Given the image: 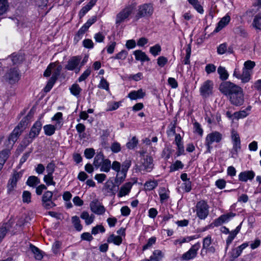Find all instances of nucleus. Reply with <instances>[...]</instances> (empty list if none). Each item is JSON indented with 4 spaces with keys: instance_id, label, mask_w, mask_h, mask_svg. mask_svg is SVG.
Segmentation results:
<instances>
[{
    "instance_id": "obj_1",
    "label": "nucleus",
    "mask_w": 261,
    "mask_h": 261,
    "mask_svg": "<svg viewBox=\"0 0 261 261\" xmlns=\"http://www.w3.org/2000/svg\"><path fill=\"white\" fill-rule=\"evenodd\" d=\"M220 91L227 97L231 105L239 107L244 103V94L243 89L229 81L222 82L219 87Z\"/></svg>"
},
{
    "instance_id": "obj_2",
    "label": "nucleus",
    "mask_w": 261,
    "mask_h": 261,
    "mask_svg": "<svg viewBox=\"0 0 261 261\" xmlns=\"http://www.w3.org/2000/svg\"><path fill=\"white\" fill-rule=\"evenodd\" d=\"M230 137L232 144V148L230 151L231 157L236 158L241 150V138L239 134L234 129L231 131Z\"/></svg>"
},
{
    "instance_id": "obj_3",
    "label": "nucleus",
    "mask_w": 261,
    "mask_h": 261,
    "mask_svg": "<svg viewBox=\"0 0 261 261\" xmlns=\"http://www.w3.org/2000/svg\"><path fill=\"white\" fill-rule=\"evenodd\" d=\"M136 166L138 169L143 173L150 172L153 168V159L150 155H143Z\"/></svg>"
},
{
    "instance_id": "obj_4",
    "label": "nucleus",
    "mask_w": 261,
    "mask_h": 261,
    "mask_svg": "<svg viewBox=\"0 0 261 261\" xmlns=\"http://www.w3.org/2000/svg\"><path fill=\"white\" fill-rule=\"evenodd\" d=\"M136 6L135 3L128 5L119 12L116 16V23L117 24H120L122 22L128 19L129 16L135 10Z\"/></svg>"
},
{
    "instance_id": "obj_5",
    "label": "nucleus",
    "mask_w": 261,
    "mask_h": 261,
    "mask_svg": "<svg viewBox=\"0 0 261 261\" xmlns=\"http://www.w3.org/2000/svg\"><path fill=\"white\" fill-rule=\"evenodd\" d=\"M62 70V66L58 62L50 63L47 67L44 72V76L48 77L52 75L51 77H54L57 80L58 76L60 75Z\"/></svg>"
},
{
    "instance_id": "obj_6",
    "label": "nucleus",
    "mask_w": 261,
    "mask_h": 261,
    "mask_svg": "<svg viewBox=\"0 0 261 261\" xmlns=\"http://www.w3.org/2000/svg\"><path fill=\"white\" fill-rule=\"evenodd\" d=\"M222 139V135L218 132L215 131L208 134L205 138V144L207 148L206 152L210 153L212 149V144L214 143H219Z\"/></svg>"
},
{
    "instance_id": "obj_7",
    "label": "nucleus",
    "mask_w": 261,
    "mask_h": 261,
    "mask_svg": "<svg viewBox=\"0 0 261 261\" xmlns=\"http://www.w3.org/2000/svg\"><path fill=\"white\" fill-rule=\"evenodd\" d=\"M153 8L150 4H143L138 7L136 15L137 19L142 17H149L153 13Z\"/></svg>"
},
{
    "instance_id": "obj_8",
    "label": "nucleus",
    "mask_w": 261,
    "mask_h": 261,
    "mask_svg": "<svg viewBox=\"0 0 261 261\" xmlns=\"http://www.w3.org/2000/svg\"><path fill=\"white\" fill-rule=\"evenodd\" d=\"M196 215L201 219H205L208 214V206L203 200L197 203L196 206Z\"/></svg>"
},
{
    "instance_id": "obj_9",
    "label": "nucleus",
    "mask_w": 261,
    "mask_h": 261,
    "mask_svg": "<svg viewBox=\"0 0 261 261\" xmlns=\"http://www.w3.org/2000/svg\"><path fill=\"white\" fill-rule=\"evenodd\" d=\"M214 88V83L211 80H206L201 85L199 91L202 96L204 97H208L213 94Z\"/></svg>"
},
{
    "instance_id": "obj_10",
    "label": "nucleus",
    "mask_w": 261,
    "mask_h": 261,
    "mask_svg": "<svg viewBox=\"0 0 261 261\" xmlns=\"http://www.w3.org/2000/svg\"><path fill=\"white\" fill-rule=\"evenodd\" d=\"M96 20L97 17L95 16H92L91 18H89L87 21L79 29L74 37V39L76 40L77 41L81 40L85 33L88 31V29L91 25H92L96 22Z\"/></svg>"
},
{
    "instance_id": "obj_11",
    "label": "nucleus",
    "mask_w": 261,
    "mask_h": 261,
    "mask_svg": "<svg viewBox=\"0 0 261 261\" xmlns=\"http://www.w3.org/2000/svg\"><path fill=\"white\" fill-rule=\"evenodd\" d=\"M200 247L199 243H197L192 246V247L186 253H184L181 257L182 260H189L194 258L197 254V251Z\"/></svg>"
},
{
    "instance_id": "obj_12",
    "label": "nucleus",
    "mask_w": 261,
    "mask_h": 261,
    "mask_svg": "<svg viewBox=\"0 0 261 261\" xmlns=\"http://www.w3.org/2000/svg\"><path fill=\"white\" fill-rule=\"evenodd\" d=\"M19 79V74L15 69H10L4 76V80L10 84H15Z\"/></svg>"
},
{
    "instance_id": "obj_13",
    "label": "nucleus",
    "mask_w": 261,
    "mask_h": 261,
    "mask_svg": "<svg viewBox=\"0 0 261 261\" xmlns=\"http://www.w3.org/2000/svg\"><path fill=\"white\" fill-rule=\"evenodd\" d=\"M53 195L52 192L47 191L42 196V204L46 209H50L56 205L55 203L52 201Z\"/></svg>"
},
{
    "instance_id": "obj_14",
    "label": "nucleus",
    "mask_w": 261,
    "mask_h": 261,
    "mask_svg": "<svg viewBox=\"0 0 261 261\" xmlns=\"http://www.w3.org/2000/svg\"><path fill=\"white\" fill-rule=\"evenodd\" d=\"M21 172H15L13 173L11 178L9 179L7 185V191L8 193H11L16 187L18 180L22 177Z\"/></svg>"
},
{
    "instance_id": "obj_15",
    "label": "nucleus",
    "mask_w": 261,
    "mask_h": 261,
    "mask_svg": "<svg viewBox=\"0 0 261 261\" xmlns=\"http://www.w3.org/2000/svg\"><path fill=\"white\" fill-rule=\"evenodd\" d=\"M90 207L91 211L97 215H103L106 212L104 206L97 199L91 202Z\"/></svg>"
},
{
    "instance_id": "obj_16",
    "label": "nucleus",
    "mask_w": 261,
    "mask_h": 261,
    "mask_svg": "<svg viewBox=\"0 0 261 261\" xmlns=\"http://www.w3.org/2000/svg\"><path fill=\"white\" fill-rule=\"evenodd\" d=\"M81 58L77 56H74L70 58L67 65L65 66V68L68 70H75L76 73H78L80 70V68H78V66L81 61Z\"/></svg>"
},
{
    "instance_id": "obj_17",
    "label": "nucleus",
    "mask_w": 261,
    "mask_h": 261,
    "mask_svg": "<svg viewBox=\"0 0 261 261\" xmlns=\"http://www.w3.org/2000/svg\"><path fill=\"white\" fill-rule=\"evenodd\" d=\"M42 128V123L40 121L38 120L35 122L32 127L31 130L29 134V138L31 140L29 141V143H30L32 141V140L37 137Z\"/></svg>"
},
{
    "instance_id": "obj_18",
    "label": "nucleus",
    "mask_w": 261,
    "mask_h": 261,
    "mask_svg": "<svg viewBox=\"0 0 261 261\" xmlns=\"http://www.w3.org/2000/svg\"><path fill=\"white\" fill-rule=\"evenodd\" d=\"M236 216V214L231 212L221 215L213 223L214 227H218L224 223L228 222Z\"/></svg>"
},
{
    "instance_id": "obj_19",
    "label": "nucleus",
    "mask_w": 261,
    "mask_h": 261,
    "mask_svg": "<svg viewBox=\"0 0 261 261\" xmlns=\"http://www.w3.org/2000/svg\"><path fill=\"white\" fill-rule=\"evenodd\" d=\"M133 186V183L130 181L124 184L119 188L117 193V197L121 198L128 195L130 192Z\"/></svg>"
},
{
    "instance_id": "obj_20",
    "label": "nucleus",
    "mask_w": 261,
    "mask_h": 261,
    "mask_svg": "<svg viewBox=\"0 0 261 261\" xmlns=\"http://www.w3.org/2000/svg\"><path fill=\"white\" fill-rule=\"evenodd\" d=\"M21 134V130H19L18 128H14L11 135L9 136L8 139V149H10L12 147Z\"/></svg>"
},
{
    "instance_id": "obj_21",
    "label": "nucleus",
    "mask_w": 261,
    "mask_h": 261,
    "mask_svg": "<svg viewBox=\"0 0 261 261\" xmlns=\"http://www.w3.org/2000/svg\"><path fill=\"white\" fill-rule=\"evenodd\" d=\"M239 230L240 229H234L233 230L229 231V229H224L222 231L223 233L228 235V237L226 240V249L228 248L229 245L231 243L232 240L239 233Z\"/></svg>"
},
{
    "instance_id": "obj_22",
    "label": "nucleus",
    "mask_w": 261,
    "mask_h": 261,
    "mask_svg": "<svg viewBox=\"0 0 261 261\" xmlns=\"http://www.w3.org/2000/svg\"><path fill=\"white\" fill-rule=\"evenodd\" d=\"M255 176V173L252 170L241 172L239 174V180L241 181L246 182L248 180H251Z\"/></svg>"
},
{
    "instance_id": "obj_23",
    "label": "nucleus",
    "mask_w": 261,
    "mask_h": 261,
    "mask_svg": "<svg viewBox=\"0 0 261 261\" xmlns=\"http://www.w3.org/2000/svg\"><path fill=\"white\" fill-rule=\"evenodd\" d=\"M146 95L145 92L142 89H140L138 90L132 91L129 93L128 97L131 100H136L137 99L143 98Z\"/></svg>"
},
{
    "instance_id": "obj_24",
    "label": "nucleus",
    "mask_w": 261,
    "mask_h": 261,
    "mask_svg": "<svg viewBox=\"0 0 261 261\" xmlns=\"http://www.w3.org/2000/svg\"><path fill=\"white\" fill-rule=\"evenodd\" d=\"M230 21V16L227 14L218 23L217 26L215 29L216 32H219L223 28L226 27Z\"/></svg>"
},
{
    "instance_id": "obj_25",
    "label": "nucleus",
    "mask_w": 261,
    "mask_h": 261,
    "mask_svg": "<svg viewBox=\"0 0 261 261\" xmlns=\"http://www.w3.org/2000/svg\"><path fill=\"white\" fill-rule=\"evenodd\" d=\"M51 121H56L55 125L57 127V129H60L63 124V114L61 112H58L51 118Z\"/></svg>"
},
{
    "instance_id": "obj_26",
    "label": "nucleus",
    "mask_w": 261,
    "mask_h": 261,
    "mask_svg": "<svg viewBox=\"0 0 261 261\" xmlns=\"http://www.w3.org/2000/svg\"><path fill=\"white\" fill-rule=\"evenodd\" d=\"M96 0H91L89 3L80 10L79 15L80 18L83 17L95 5Z\"/></svg>"
},
{
    "instance_id": "obj_27",
    "label": "nucleus",
    "mask_w": 261,
    "mask_h": 261,
    "mask_svg": "<svg viewBox=\"0 0 261 261\" xmlns=\"http://www.w3.org/2000/svg\"><path fill=\"white\" fill-rule=\"evenodd\" d=\"M251 110V107H248L246 110L236 112L233 113V119L239 120L246 117L248 115V112Z\"/></svg>"
},
{
    "instance_id": "obj_28",
    "label": "nucleus",
    "mask_w": 261,
    "mask_h": 261,
    "mask_svg": "<svg viewBox=\"0 0 261 261\" xmlns=\"http://www.w3.org/2000/svg\"><path fill=\"white\" fill-rule=\"evenodd\" d=\"M81 218L85 221L87 225H90L93 222L95 217L93 215H90L87 212L84 211L81 214Z\"/></svg>"
},
{
    "instance_id": "obj_29",
    "label": "nucleus",
    "mask_w": 261,
    "mask_h": 261,
    "mask_svg": "<svg viewBox=\"0 0 261 261\" xmlns=\"http://www.w3.org/2000/svg\"><path fill=\"white\" fill-rule=\"evenodd\" d=\"M134 55H135V58L137 60L141 61H149V58L147 57L146 54L140 50H135L134 52Z\"/></svg>"
},
{
    "instance_id": "obj_30",
    "label": "nucleus",
    "mask_w": 261,
    "mask_h": 261,
    "mask_svg": "<svg viewBox=\"0 0 261 261\" xmlns=\"http://www.w3.org/2000/svg\"><path fill=\"white\" fill-rule=\"evenodd\" d=\"M107 242L109 243H113L116 245H120L122 242V237L120 236H115L112 234L107 239Z\"/></svg>"
},
{
    "instance_id": "obj_31",
    "label": "nucleus",
    "mask_w": 261,
    "mask_h": 261,
    "mask_svg": "<svg viewBox=\"0 0 261 261\" xmlns=\"http://www.w3.org/2000/svg\"><path fill=\"white\" fill-rule=\"evenodd\" d=\"M9 149H6L0 152V171L9 156Z\"/></svg>"
},
{
    "instance_id": "obj_32",
    "label": "nucleus",
    "mask_w": 261,
    "mask_h": 261,
    "mask_svg": "<svg viewBox=\"0 0 261 261\" xmlns=\"http://www.w3.org/2000/svg\"><path fill=\"white\" fill-rule=\"evenodd\" d=\"M69 90L70 93L76 97H79L82 92V88L79 84L74 83L70 87Z\"/></svg>"
},
{
    "instance_id": "obj_33",
    "label": "nucleus",
    "mask_w": 261,
    "mask_h": 261,
    "mask_svg": "<svg viewBox=\"0 0 261 261\" xmlns=\"http://www.w3.org/2000/svg\"><path fill=\"white\" fill-rule=\"evenodd\" d=\"M100 170L102 172H109L111 167V162L109 159H105L100 166Z\"/></svg>"
},
{
    "instance_id": "obj_34",
    "label": "nucleus",
    "mask_w": 261,
    "mask_h": 261,
    "mask_svg": "<svg viewBox=\"0 0 261 261\" xmlns=\"http://www.w3.org/2000/svg\"><path fill=\"white\" fill-rule=\"evenodd\" d=\"M43 130L46 136H50L54 134L57 127L55 125L47 124L43 126Z\"/></svg>"
},
{
    "instance_id": "obj_35",
    "label": "nucleus",
    "mask_w": 261,
    "mask_h": 261,
    "mask_svg": "<svg viewBox=\"0 0 261 261\" xmlns=\"http://www.w3.org/2000/svg\"><path fill=\"white\" fill-rule=\"evenodd\" d=\"M126 177V173L125 172L121 171L120 172L117 173L114 180L115 185L117 186L120 185L124 181Z\"/></svg>"
},
{
    "instance_id": "obj_36",
    "label": "nucleus",
    "mask_w": 261,
    "mask_h": 261,
    "mask_svg": "<svg viewBox=\"0 0 261 261\" xmlns=\"http://www.w3.org/2000/svg\"><path fill=\"white\" fill-rule=\"evenodd\" d=\"M251 76V71H247L246 69H243L242 73L241 75V78H240L239 80H241L242 83H246L250 81Z\"/></svg>"
},
{
    "instance_id": "obj_37",
    "label": "nucleus",
    "mask_w": 261,
    "mask_h": 261,
    "mask_svg": "<svg viewBox=\"0 0 261 261\" xmlns=\"http://www.w3.org/2000/svg\"><path fill=\"white\" fill-rule=\"evenodd\" d=\"M252 25L256 30H261V13L255 15L253 18Z\"/></svg>"
},
{
    "instance_id": "obj_38",
    "label": "nucleus",
    "mask_w": 261,
    "mask_h": 261,
    "mask_svg": "<svg viewBox=\"0 0 261 261\" xmlns=\"http://www.w3.org/2000/svg\"><path fill=\"white\" fill-rule=\"evenodd\" d=\"M190 4L199 13L203 14L204 10L198 0H188Z\"/></svg>"
},
{
    "instance_id": "obj_39",
    "label": "nucleus",
    "mask_w": 261,
    "mask_h": 261,
    "mask_svg": "<svg viewBox=\"0 0 261 261\" xmlns=\"http://www.w3.org/2000/svg\"><path fill=\"white\" fill-rule=\"evenodd\" d=\"M30 249L34 254V257L36 259L41 260L42 258L43 255L41 253V251L39 249V248L32 244H30Z\"/></svg>"
},
{
    "instance_id": "obj_40",
    "label": "nucleus",
    "mask_w": 261,
    "mask_h": 261,
    "mask_svg": "<svg viewBox=\"0 0 261 261\" xmlns=\"http://www.w3.org/2000/svg\"><path fill=\"white\" fill-rule=\"evenodd\" d=\"M217 71L221 80L224 81L228 79L229 74L225 67L219 66L218 68Z\"/></svg>"
},
{
    "instance_id": "obj_41",
    "label": "nucleus",
    "mask_w": 261,
    "mask_h": 261,
    "mask_svg": "<svg viewBox=\"0 0 261 261\" xmlns=\"http://www.w3.org/2000/svg\"><path fill=\"white\" fill-rule=\"evenodd\" d=\"M128 55V52L126 50L123 49L116 54L114 56L111 58L113 60H124Z\"/></svg>"
},
{
    "instance_id": "obj_42",
    "label": "nucleus",
    "mask_w": 261,
    "mask_h": 261,
    "mask_svg": "<svg viewBox=\"0 0 261 261\" xmlns=\"http://www.w3.org/2000/svg\"><path fill=\"white\" fill-rule=\"evenodd\" d=\"M163 257V253L160 250H155L149 259V261H160Z\"/></svg>"
},
{
    "instance_id": "obj_43",
    "label": "nucleus",
    "mask_w": 261,
    "mask_h": 261,
    "mask_svg": "<svg viewBox=\"0 0 261 261\" xmlns=\"http://www.w3.org/2000/svg\"><path fill=\"white\" fill-rule=\"evenodd\" d=\"M104 159L103 154L102 153H99L94 158L93 162L94 165L96 167L98 168L100 167Z\"/></svg>"
},
{
    "instance_id": "obj_44",
    "label": "nucleus",
    "mask_w": 261,
    "mask_h": 261,
    "mask_svg": "<svg viewBox=\"0 0 261 261\" xmlns=\"http://www.w3.org/2000/svg\"><path fill=\"white\" fill-rule=\"evenodd\" d=\"M40 183V179L35 176H30L27 181V184L30 187H34Z\"/></svg>"
},
{
    "instance_id": "obj_45",
    "label": "nucleus",
    "mask_w": 261,
    "mask_h": 261,
    "mask_svg": "<svg viewBox=\"0 0 261 261\" xmlns=\"http://www.w3.org/2000/svg\"><path fill=\"white\" fill-rule=\"evenodd\" d=\"M120 106V102L109 101L107 103V111H112L117 110Z\"/></svg>"
},
{
    "instance_id": "obj_46",
    "label": "nucleus",
    "mask_w": 261,
    "mask_h": 261,
    "mask_svg": "<svg viewBox=\"0 0 261 261\" xmlns=\"http://www.w3.org/2000/svg\"><path fill=\"white\" fill-rule=\"evenodd\" d=\"M184 167V165L181 161L177 160L170 167V171L174 172L179 169H182Z\"/></svg>"
},
{
    "instance_id": "obj_47",
    "label": "nucleus",
    "mask_w": 261,
    "mask_h": 261,
    "mask_svg": "<svg viewBox=\"0 0 261 261\" xmlns=\"http://www.w3.org/2000/svg\"><path fill=\"white\" fill-rule=\"evenodd\" d=\"M158 186V182L156 181L149 180L146 181L144 185V188L146 190L151 191L154 189Z\"/></svg>"
},
{
    "instance_id": "obj_48",
    "label": "nucleus",
    "mask_w": 261,
    "mask_h": 261,
    "mask_svg": "<svg viewBox=\"0 0 261 261\" xmlns=\"http://www.w3.org/2000/svg\"><path fill=\"white\" fill-rule=\"evenodd\" d=\"M98 87L99 88L105 89L107 91H110L109 84L103 76L100 79L99 83L98 85Z\"/></svg>"
},
{
    "instance_id": "obj_49",
    "label": "nucleus",
    "mask_w": 261,
    "mask_h": 261,
    "mask_svg": "<svg viewBox=\"0 0 261 261\" xmlns=\"http://www.w3.org/2000/svg\"><path fill=\"white\" fill-rule=\"evenodd\" d=\"M199 237L198 236H191V237H187L185 238H183L182 239H178L175 241L174 244L175 245L177 244H181L182 243H185V242H189L191 241V240H193L194 239H197Z\"/></svg>"
},
{
    "instance_id": "obj_50",
    "label": "nucleus",
    "mask_w": 261,
    "mask_h": 261,
    "mask_svg": "<svg viewBox=\"0 0 261 261\" xmlns=\"http://www.w3.org/2000/svg\"><path fill=\"white\" fill-rule=\"evenodd\" d=\"M150 53L154 57L159 55L161 51V46L157 44L155 45L150 47L149 49Z\"/></svg>"
},
{
    "instance_id": "obj_51",
    "label": "nucleus",
    "mask_w": 261,
    "mask_h": 261,
    "mask_svg": "<svg viewBox=\"0 0 261 261\" xmlns=\"http://www.w3.org/2000/svg\"><path fill=\"white\" fill-rule=\"evenodd\" d=\"M44 181L47 186H55L56 182L54 181L53 174H46L44 176Z\"/></svg>"
},
{
    "instance_id": "obj_52",
    "label": "nucleus",
    "mask_w": 261,
    "mask_h": 261,
    "mask_svg": "<svg viewBox=\"0 0 261 261\" xmlns=\"http://www.w3.org/2000/svg\"><path fill=\"white\" fill-rule=\"evenodd\" d=\"M22 201L24 203H29L31 201V194L29 191H24L23 192L22 195Z\"/></svg>"
},
{
    "instance_id": "obj_53",
    "label": "nucleus",
    "mask_w": 261,
    "mask_h": 261,
    "mask_svg": "<svg viewBox=\"0 0 261 261\" xmlns=\"http://www.w3.org/2000/svg\"><path fill=\"white\" fill-rule=\"evenodd\" d=\"M117 43L115 41H111L106 47L107 51L109 54H112L116 47Z\"/></svg>"
},
{
    "instance_id": "obj_54",
    "label": "nucleus",
    "mask_w": 261,
    "mask_h": 261,
    "mask_svg": "<svg viewBox=\"0 0 261 261\" xmlns=\"http://www.w3.org/2000/svg\"><path fill=\"white\" fill-rule=\"evenodd\" d=\"M255 65V63L254 62L248 60L245 62L243 69H246L247 71H251L254 68Z\"/></svg>"
},
{
    "instance_id": "obj_55",
    "label": "nucleus",
    "mask_w": 261,
    "mask_h": 261,
    "mask_svg": "<svg viewBox=\"0 0 261 261\" xmlns=\"http://www.w3.org/2000/svg\"><path fill=\"white\" fill-rule=\"evenodd\" d=\"M138 144V140L136 137H133L132 139L126 144V147L129 149H134Z\"/></svg>"
},
{
    "instance_id": "obj_56",
    "label": "nucleus",
    "mask_w": 261,
    "mask_h": 261,
    "mask_svg": "<svg viewBox=\"0 0 261 261\" xmlns=\"http://www.w3.org/2000/svg\"><path fill=\"white\" fill-rule=\"evenodd\" d=\"M56 81V80H55L54 77H51L48 82L47 83V85L44 88V91L45 92H49L51 89L53 88L54 85L55 84V82Z\"/></svg>"
},
{
    "instance_id": "obj_57",
    "label": "nucleus",
    "mask_w": 261,
    "mask_h": 261,
    "mask_svg": "<svg viewBox=\"0 0 261 261\" xmlns=\"http://www.w3.org/2000/svg\"><path fill=\"white\" fill-rule=\"evenodd\" d=\"M131 166V161L129 160H125L121 165V170L122 172L127 173V172Z\"/></svg>"
},
{
    "instance_id": "obj_58",
    "label": "nucleus",
    "mask_w": 261,
    "mask_h": 261,
    "mask_svg": "<svg viewBox=\"0 0 261 261\" xmlns=\"http://www.w3.org/2000/svg\"><path fill=\"white\" fill-rule=\"evenodd\" d=\"M95 154V150L93 148H86L84 151V155L87 159H92Z\"/></svg>"
},
{
    "instance_id": "obj_59",
    "label": "nucleus",
    "mask_w": 261,
    "mask_h": 261,
    "mask_svg": "<svg viewBox=\"0 0 261 261\" xmlns=\"http://www.w3.org/2000/svg\"><path fill=\"white\" fill-rule=\"evenodd\" d=\"M28 120L27 118H23L18 125L15 128H18L19 130H21V133L28 126Z\"/></svg>"
},
{
    "instance_id": "obj_60",
    "label": "nucleus",
    "mask_w": 261,
    "mask_h": 261,
    "mask_svg": "<svg viewBox=\"0 0 261 261\" xmlns=\"http://www.w3.org/2000/svg\"><path fill=\"white\" fill-rule=\"evenodd\" d=\"M211 243H212V239H211V237L207 236V237L203 239L202 249L201 250V254L202 253L204 249L209 247L210 246V245L211 244Z\"/></svg>"
},
{
    "instance_id": "obj_61",
    "label": "nucleus",
    "mask_w": 261,
    "mask_h": 261,
    "mask_svg": "<svg viewBox=\"0 0 261 261\" xmlns=\"http://www.w3.org/2000/svg\"><path fill=\"white\" fill-rule=\"evenodd\" d=\"M91 70L90 68L87 69L78 79L79 82L85 80L91 74Z\"/></svg>"
},
{
    "instance_id": "obj_62",
    "label": "nucleus",
    "mask_w": 261,
    "mask_h": 261,
    "mask_svg": "<svg viewBox=\"0 0 261 261\" xmlns=\"http://www.w3.org/2000/svg\"><path fill=\"white\" fill-rule=\"evenodd\" d=\"M112 169L116 173L120 172L121 170V165L118 161H114L111 164Z\"/></svg>"
},
{
    "instance_id": "obj_63",
    "label": "nucleus",
    "mask_w": 261,
    "mask_h": 261,
    "mask_svg": "<svg viewBox=\"0 0 261 261\" xmlns=\"http://www.w3.org/2000/svg\"><path fill=\"white\" fill-rule=\"evenodd\" d=\"M167 62V58L164 56H160L157 59V64L161 67H164Z\"/></svg>"
},
{
    "instance_id": "obj_64",
    "label": "nucleus",
    "mask_w": 261,
    "mask_h": 261,
    "mask_svg": "<svg viewBox=\"0 0 261 261\" xmlns=\"http://www.w3.org/2000/svg\"><path fill=\"white\" fill-rule=\"evenodd\" d=\"M71 221L75 228H80L82 227L81 225V221L77 216H75L72 217Z\"/></svg>"
}]
</instances>
